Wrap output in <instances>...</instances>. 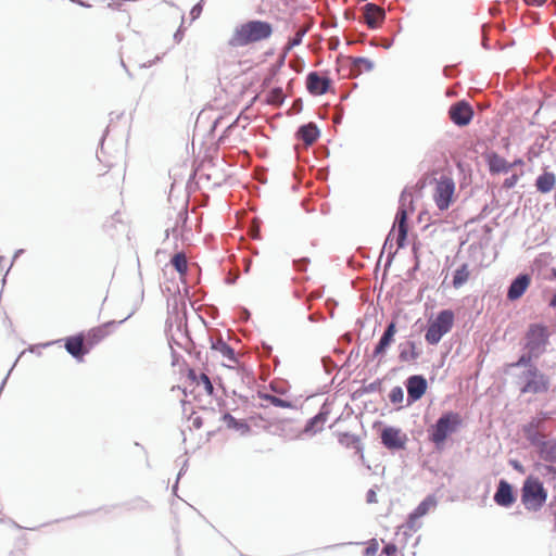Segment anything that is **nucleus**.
<instances>
[{"instance_id":"obj_22","label":"nucleus","mask_w":556,"mask_h":556,"mask_svg":"<svg viewBox=\"0 0 556 556\" xmlns=\"http://www.w3.org/2000/svg\"><path fill=\"white\" fill-rule=\"evenodd\" d=\"M486 163L492 175L507 174L514 167V164H510L496 152H491L486 155Z\"/></svg>"},{"instance_id":"obj_41","label":"nucleus","mask_w":556,"mask_h":556,"mask_svg":"<svg viewBox=\"0 0 556 556\" xmlns=\"http://www.w3.org/2000/svg\"><path fill=\"white\" fill-rule=\"evenodd\" d=\"M305 33L304 31H298L293 37L289 38L287 45H286V53H288L291 49L294 47L301 45L303 37Z\"/></svg>"},{"instance_id":"obj_12","label":"nucleus","mask_w":556,"mask_h":556,"mask_svg":"<svg viewBox=\"0 0 556 556\" xmlns=\"http://www.w3.org/2000/svg\"><path fill=\"white\" fill-rule=\"evenodd\" d=\"M134 313H135V311L130 312L124 319H122L119 321L110 320V321L103 323L102 325H100L98 327L91 328L85 336V339H86L85 343H86L87 348H89V352L91 351V349L94 345H97L104 338H106L113 331V329H115L118 325L123 324L128 318H130Z\"/></svg>"},{"instance_id":"obj_25","label":"nucleus","mask_w":556,"mask_h":556,"mask_svg":"<svg viewBox=\"0 0 556 556\" xmlns=\"http://www.w3.org/2000/svg\"><path fill=\"white\" fill-rule=\"evenodd\" d=\"M556 184V176L553 172L544 170L540 174L534 182L536 191L540 193H548L551 192Z\"/></svg>"},{"instance_id":"obj_4","label":"nucleus","mask_w":556,"mask_h":556,"mask_svg":"<svg viewBox=\"0 0 556 556\" xmlns=\"http://www.w3.org/2000/svg\"><path fill=\"white\" fill-rule=\"evenodd\" d=\"M517 378L521 383L519 389L521 394H543L549 391L551 378L540 368H533L532 371H521Z\"/></svg>"},{"instance_id":"obj_21","label":"nucleus","mask_w":556,"mask_h":556,"mask_svg":"<svg viewBox=\"0 0 556 556\" xmlns=\"http://www.w3.org/2000/svg\"><path fill=\"white\" fill-rule=\"evenodd\" d=\"M295 137L299 141L304 142L306 146H311L320 137V130L313 122L302 124L298 127Z\"/></svg>"},{"instance_id":"obj_31","label":"nucleus","mask_w":556,"mask_h":556,"mask_svg":"<svg viewBox=\"0 0 556 556\" xmlns=\"http://www.w3.org/2000/svg\"><path fill=\"white\" fill-rule=\"evenodd\" d=\"M470 271L467 263H463L453 273L452 285L455 289L463 287L469 279Z\"/></svg>"},{"instance_id":"obj_2","label":"nucleus","mask_w":556,"mask_h":556,"mask_svg":"<svg viewBox=\"0 0 556 556\" xmlns=\"http://www.w3.org/2000/svg\"><path fill=\"white\" fill-rule=\"evenodd\" d=\"M463 425L462 416L453 410H446L428 428V439L437 451H442L450 435Z\"/></svg>"},{"instance_id":"obj_33","label":"nucleus","mask_w":556,"mask_h":556,"mask_svg":"<svg viewBox=\"0 0 556 556\" xmlns=\"http://www.w3.org/2000/svg\"><path fill=\"white\" fill-rule=\"evenodd\" d=\"M169 263L179 275L184 276L188 273V263L184 251L175 253Z\"/></svg>"},{"instance_id":"obj_27","label":"nucleus","mask_w":556,"mask_h":556,"mask_svg":"<svg viewBox=\"0 0 556 556\" xmlns=\"http://www.w3.org/2000/svg\"><path fill=\"white\" fill-rule=\"evenodd\" d=\"M349 62V75H359L362 73V66L366 72L372 71L375 64L371 60L365 56H353L348 59Z\"/></svg>"},{"instance_id":"obj_11","label":"nucleus","mask_w":556,"mask_h":556,"mask_svg":"<svg viewBox=\"0 0 556 556\" xmlns=\"http://www.w3.org/2000/svg\"><path fill=\"white\" fill-rule=\"evenodd\" d=\"M407 391L406 407L422 399L428 389V381L421 374L410 375L404 381Z\"/></svg>"},{"instance_id":"obj_7","label":"nucleus","mask_w":556,"mask_h":556,"mask_svg":"<svg viewBox=\"0 0 556 556\" xmlns=\"http://www.w3.org/2000/svg\"><path fill=\"white\" fill-rule=\"evenodd\" d=\"M410 194H408L407 189L405 188L400 195L399 207L395 214V219L393 226H397V236H396V245L397 249H403L407 243V217L408 212L406 210L407 201H410Z\"/></svg>"},{"instance_id":"obj_58","label":"nucleus","mask_w":556,"mask_h":556,"mask_svg":"<svg viewBox=\"0 0 556 556\" xmlns=\"http://www.w3.org/2000/svg\"><path fill=\"white\" fill-rule=\"evenodd\" d=\"M443 74H444V76H446V77H453V76H455V74H456V68H455V66H454V65H446V66H444V68H443Z\"/></svg>"},{"instance_id":"obj_34","label":"nucleus","mask_w":556,"mask_h":556,"mask_svg":"<svg viewBox=\"0 0 556 556\" xmlns=\"http://www.w3.org/2000/svg\"><path fill=\"white\" fill-rule=\"evenodd\" d=\"M393 342V338L382 333L377 344L375 345L371 357L376 358L378 356H383Z\"/></svg>"},{"instance_id":"obj_54","label":"nucleus","mask_w":556,"mask_h":556,"mask_svg":"<svg viewBox=\"0 0 556 556\" xmlns=\"http://www.w3.org/2000/svg\"><path fill=\"white\" fill-rule=\"evenodd\" d=\"M358 357H359V346L351 350V352L348 355L345 365H349L350 363L355 362Z\"/></svg>"},{"instance_id":"obj_46","label":"nucleus","mask_w":556,"mask_h":556,"mask_svg":"<svg viewBox=\"0 0 556 556\" xmlns=\"http://www.w3.org/2000/svg\"><path fill=\"white\" fill-rule=\"evenodd\" d=\"M321 363L327 374H330L332 370L337 368V364L329 356L323 357Z\"/></svg>"},{"instance_id":"obj_60","label":"nucleus","mask_w":556,"mask_h":556,"mask_svg":"<svg viewBox=\"0 0 556 556\" xmlns=\"http://www.w3.org/2000/svg\"><path fill=\"white\" fill-rule=\"evenodd\" d=\"M482 29H483L482 47H483L485 50H490V49H491V46H490L489 39H488V38H486V36H485V25H483V26H482Z\"/></svg>"},{"instance_id":"obj_50","label":"nucleus","mask_w":556,"mask_h":556,"mask_svg":"<svg viewBox=\"0 0 556 556\" xmlns=\"http://www.w3.org/2000/svg\"><path fill=\"white\" fill-rule=\"evenodd\" d=\"M396 331H397L396 321L393 319L384 328L383 334L389 336L394 339Z\"/></svg>"},{"instance_id":"obj_32","label":"nucleus","mask_w":556,"mask_h":556,"mask_svg":"<svg viewBox=\"0 0 556 556\" xmlns=\"http://www.w3.org/2000/svg\"><path fill=\"white\" fill-rule=\"evenodd\" d=\"M257 396L261 400L269 402L271 405H274L276 407H281V408H294L295 407L291 401L281 399L279 396H276V395L267 393V392L258 391Z\"/></svg>"},{"instance_id":"obj_40","label":"nucleus","mask_w":556,"mask_h":556,"mask_svg":"<svg viewBox=\"0 0 556 556\" xmlns=\"http://www.w3.org/2000/svg\"><path fill=\"white\" fill-rule=\"evenodd\" d=\"M188 220V212H187V204L177 213V217H176V224L175 226L172 228V232L174 233V236H177V226L179 224H181L182 226L186 225Z\"/></svg>"},{"instance_id":"obj_55","label":"nucleus","mask_w":556,"mask_h":556,"mask_svg":"<svg viewBox=\"0 0 556 556\" xmlns=\"http://www.w3.org/2000/svg\"><path fill=\"white\" fill-rule=\"evenodd\" d=\"M489 212H490L489 205L485 204L482 207L481 212L475 218H472L471 222H480V220L484 219L488 216Z\"/></svg>"},{"instance_id":"obj_24","label":"nucleus","mask_w":556,"mask_h":556,"mask_svg":"<svg viewBox=\"0 0 556 556\" xmlns=\"http://www.w3.org/2000/svg\"><path fill=\"white\" fill-rule=\"evenodd\" d=\"M220 419L226 424L228 429L238 431L241 435H248L251 432V426L245 419H237L229 412L224 413Z\"/></svg>"},{"instance_id":"obj_63","label":"nucleus","mask_w":556,"mask_h":556,"mask_svg":"<svg viewBox=\"0 0 556 556\" xmlns=\"http://www.w3.org/2000/svg\"><path fill=\"white\" fill-rule=\"evenodd\" d=\"M250 312L245 307H240V317L243 320H248L250 318Z\"/></svg>"},{"instance_id":"obj_20","label":"nucleus","mask_w":556,"mask_h":556,"mask_svg":"<svg viewBox=\"0 0 556 556\" xmlns=\"http://www.w3.org/2000/svg\"><path fill=\"white\" fill-rule=\"evenodd\" d=\"M525 351L519 355L517 361L507 365L508 368H523L522 371H532L533 368H539L535 361L542 355L530 349H523Z\"/></svg>"},{"instance_id":"obj_9","label":"nucleus","mask_w":556,"mask_h":556,"mask_svg":"<svg viewBox=\"0 0 556 556\" xmlns=\"http://www.w3.org/2000/svg\"><path fill=\"white\" fill-rule=\"evenodd\" d=\"M454 191L455 182L451 177L442 175L440 179L437 180L433 199L440 211H445L450 207L453 201Z\"/></svg>"},{"instance_id":"obj_14","label":"nucleus","mask_w":556,"mask_h":556,"mask_svg":"<svg viewBox=\"0 0 556 556\" xmlns=\"http://www.w3.org/2000/svg\"><path fill=\"white\" fill-rule=\"evenodd\" d=\"M361 11L362 16L359 22L365 23L371 30L380 28L387 16L386 10L372 2H367Z\"/></svg>"},{"instance_id":"obj_48","label":"nucleus","mask_w":556,"mask_h":556,"mask_svg":"<svg viewBox=\"0 0 556 556\" xmlns=\"http://www.w3.org/2000/svg\"><path fill=\"white\" fill-rule=\"evenodd\" d=\"M518 180H519V175L513 174L504 180L503 188L511 189L517 185Z\"/></svg>"},{"instance_id":"obj_52","label":"nucleus","mask_w":556,"mask_h":556,"mask_svg":"<svg viewBox=\"0 0 556 556\" xmlns=\"http://www.w3.org/2000/svg\"><path fill=\"white\" fill-rule=\"evenodd\" d=\"M184 36H185V27H184V21H182L180 26L178 27V29L175 31V34L173 36L174 41L176 43H179L184 39Z\"/></svg>"},{"instance_id":"obj_16","label":"nucleus","mask_w":556,"mask_h":556,"mask_svg":"<svg viewBox=\"0 0 556 556\" xmlns=\"http://www.w3.org/2000/svg\"><path fill=\"white\" fill-rule=\"evenodd\" d=\"M64 348L66 352L77 362H83L85 356L89 354V348L85 343V333L78 332L64 339Z\"/></svg>"},{"instance_id":"obj_64","label":"nucleus","mask_w":556,"mask_h":556,"mask_svg":"<svg viewBox=\"0 0 556 556\" xmlns=\"http://www.w3.org/2000/svg\"><path fill=\"white\" fill-rule=\"evenodd\" d=\"M9 556H25V553L22 549H16V551H11L9 553Z\"/></svg>"},{"instance_id":"obj_47","label":"nucleus","mask_w":556,"mask_h":556,"mask_svg":"<svg viewBox=\"0 0 556 556\" xmlns=\"http://www.w3.org/2000/svg\"><path fill=\"white\" fill-rule=\"evenodd\" d=\"M396 553L397 546L392 542L386 543L384 546L382 547V554L386 556H395Z\"/></svg>"},{"instance_id":"obj_44","label":"nucleus","mask_w":556,"mask_h":556,"mask_svg":"<svg viewBox=\"0 0 556 556\" xmlns=\"http://www.w3.org/2000/svg\"><path fill=\"white\" fill-rule=\"evenodd\" d=\"M204 0H200L198 3H195L191 10H190V16L191 20L194 21L198 17H200L202 11H203Z\"/></svg>"},{"instance_id":"obj_36","label":"nucleus","mask_w":556,"mask_h":556,"mask_svg":"<svg viewBox=\"0 0 556 556\" xmlns=\"http://www.w3.org/2000/svg\"><path fill=\"white\" fill-rule=\"evenodd\" d=\"M389 400L392 404L400 405L397 409H401L403 407L401 404L404 401L403 388L400 386L393 387L389 393Z\"/></svg>"},{"instance_id":"obj_15","label":"nucleus","mask_w":556,"mask_h":556,"mask_svg":"<svg viewBox=\"0 0 556 556\" xmlns=\"http://www.w3.org/2000/svg\"><path fill=\"white\" fill-rule=\"evenodd\" d=\"M493 501L501 507L508 508L513 506L517 501V492L513 484L504 478L500 479Z\"/></svg>"},{"instance_id":"obj_3","label":"nucleus","mask_w":556,"mask_h":556,"mask_svg":"<svg viewBox=\"0 0 556 556\" xmlns=\"http://www.w3.org/2000/svg\"><path fill=\"white\" fill-rule=\"evenodd\" d=\"M548 492L540 478L528 476L520 490L521 504L528 511L536 513L542 509L547 501Z\"/></svg>"},{"instance_id":"obj_18","label":"nucleus","mask_w":556,"mask_h":556,"mask_svg":"<svg viewBox=\"0 0 556 556\" xmlns=\"http://www.w3.org/2000/svg\"><path fill=\"white\" fill-rule=\"evenodd\" d=\"M332 85L329 77H323L318 72H309L306 75V89L312 96H323L327 93Z\"/></svg>"},{"instance_id":"obj_38","label":"nucleus","mask_w":556,"mask_h":556,"mask_svg":"<svg viewBox=\"0 0 556 556\" xmlns=\"http://www.w3.org/2000/svg\"><path fill=\"white\" fill-rule=\"evenodd\" d=\"M128 509H137L143 511L151 509V505L147 500L138 497L129 503Z\"/></svg>"},{"instance_id":"obj_29","label":"nucleus","mask_w":556,"mask_h":556,"mask_svg":"<svg viewBox=\"0 0 556 556\" xmlns=\"http://www.w3.org/2000/svg\"><path fill=\"white\" fill-rule=\"evenodd\" d=\"M538 454L545 463L556 464V438L552 440H544L538 448Z\"/></svg>"},{"instance_id":"obj_13","label":"nucleus","mask_w":556,"mask_h":556,"mask_svg":"<svg viewBox=\"0 0 556 556\" xmlns=\"http://www.w3.org/2000/svg\"><path fill=\"white\" fill-rule=\"evenodd\" d=\"M475 115L471 104L466 100L453 103L448 109V117L452 123L458 127H465L470 124Z\"/></svg>"},{"instance_id":"obj_57","label":"nucleus","mask_w":556,"mask_h":556,"mask_svg":"<svg viewBox=\"0 0 556 556\" xmlns=\"http://www.w3.org/2000/svg\"><path fill=\"white\" fill-rule=\"evenodd\" d=\"M366 502L369 504L377 503V493L372 488L366 493Z\"/></svg>"},{"instance_id":"obj_56","label":"nucleus","mask_w":556,"mask_h":556,"mask_svg":"<svg viewBox=\"0 0 556 556\" xmlns=\"http://www.w3.org/2000/svg\"><path fill=\"white\" fill-rule=\"evenodd\" d=\"M187 378L194 383H200L199 375L197 374L195 369L189 368L187 372Z\"/></svg>"},{"instance_id":"obj_45","label":"nucleus","mask_w":556,"mask_h":556,"mask_svg":"<svg viewBox=\"0 0 556 556\" xmlns=\"http://www.w3.org/2000/svg\"><path fill=\"white\" fill-rule=\"evenodd\" d=\"M379 545L376 539H372L368 546L364 549V556H375L378 552Z\"/></svg>"},{"instance_id":"obj_61","label":"nucleus","mask_w":556,"mask_h":556,"mask_svg":"<svg viewBox=\"0 0 556 556\" xmlns=\"http://www.w3.org/2000/svg\"><path fill=\"white\" fill-rule=\"evenodd\" d=\"M192 426H193L195 429H200V428L203 426V419H202V417L197 416L195 418H193V420H192Z\"/></svg>"},{"instance_id":"obj_28","label":"nucleus","mask_w":556,"mask_h":556,"mask_svg":"<svg viewBox=\"0 0 556 556\" xmlns=\"http://www.w3.org/2000/svg\"><path fill=\"white\" fill-rule=\"evenodd\" d=\"M339 443L346 448H354L361 457H364V447L359 437L350 432H341L338 437Z\"/></svg>"},{"instance_id":"obj_17","label":"nucleus","mask_w":556,"mask_h":556,"mask_svg":"<svg viewBox=\"0 0 556 556\" xmlns=\"http://www.w3.org/2000/svg\"><path fill=\"white\" fill-rule=\"evenodd\" d=\"M531 285V276L528 273H520L511 279L507 287L506 298L510 302L519 300Z\"/></svg>"},{"instance_id":"obj_8","label":"nucleus","mask_w":556,"mask_h":556,"mask_svg":"<svg viewBox=\"0 0 556 556\" xmlns=\"http://www.w3.org/2000/svg\"><path fill=\"white\" fill-rule=\"evenodd\" d=\"M381 444L391 452H399L406 448L407 434L395 426H384L380 431Z\"/></svg>"},{"instance_id":"obj_10","label":"nucleus","mask_w":556,"mask_h":556,"mask_svg":"<svg viewBox=\"0 0 556 556\" xmlns=\"http://www.w3.org/2000/svg\"><path fill=\"white\" fill-rule=\"evenodd\" d=\"M549 418L547 412H541L538 417L532 418L529 422L522 426V433L527 441L534 447H539L544 444V438L541 434V430L545 427V420Z\"/></svg>"},{"instance_id":"obj_43","label":"nucleus","mask_w":556,"mask_h":556,"mask_svg":"<svg viewBox=\"0 0 556 556\" xmlns=\"http://www.w3.org/2000/svg\"><path fill=\"white\" fill-rule=\"evenodd\" d=\"M270 389L277 394H286L289 391V386L286 382H270Z\"/></svg>"},{"instance_id":"obj_30","label":"nucleus","mask_w":556,"mask_h":556,"mask_svg":"<svg viewBox=\"0 0 556 556\" xmlns=\"http://www.w3.org/2000/svg\"><path fill=\"white\" fill-rule=\"evenodd\" d=\"M438 505V500L434 494L427 495L416 508L412 511L420 519L426 516L431 508H434Z\"/></svg>"},{"instance_id":"obj_35","label":"nucleus","mask_w":556,"mask_h":556,"mask_svg":"<svg viewBox=\"0 0 556 556\" xmlns=\"http://www.w3.org/2000/svg\"><path fill=\"white\" fill-rule=\"evenodd\" d=\"M418 517L410 511L405 520V522L400 527V529H404L403 534L405 536H409L410 532H416L418 529H420L421 523L418 522Z\"/></svg>"},{"instance_id":"obj_53","label":"nucleus","mask_w":556,"mask_h":556,"mask_svg":"<svg viewBox=\"0 0 556 556\" xmlns=\"http://www.w3.org/2000/svg\"><path fill=\"white\" fill-rule=\"evenodd\" d=\"M24 252H25V250H24V249H18V250H16V251L14 252L13 257H12V262H11V264H10L9 268L7 269V273H5V275H4L3 279H2V283H3V285H4V283H5V281H7V275H8L9 270H10V268L12 267L13 263H14V262H15V261H16V260H17V258H18V257H20Z\"/></svg>"},{"instance_id":"obj_51","label":"nucleus","mask_w":556,"mask_h":556,"mask_svg":"<svg viewBox=\"0 0 556 556\" xmlns=\"http://www.w3.org/2000/svg\"><path fill=\"white\" fill-rule=\"evenodd\" d=\"M508 464L513 467L514 470H516L517 472L519 473H525L526 472V468L525 466L518 460V459H509L508 460Z\"/></svg>"},{"instance_id":"obj_42","label":"nucleus","mask_w":556,"mask_h":556,"mask_svg":"<svg viewBox=\"0 0 556 556\" xmlns=\"http://www.w3.org/2000/svg\"><path fill=\"white\" fill-rule=\"evenodd\" d=\"M381 389V379H376L369 384L362 387V393H374Z\"/></svg>"},{"instance_id":"obj_26","label":"nucleus","mask_w":556,"mask_h":556,"mask_svg":"<svg viewBox=\"0 0 556 556\" xmlns=\"http://www.w3.org/2000/svg\"><path fill=\"white\" fill-rule=\"evenodd\" d=\"M211 341V349L213 351L219 352L225 358H227L229 362L238 363V356L223 338L219 339H210Z\"/></svg>"},{"instance_id":"obj_6","label":"nucleus","mask_w":556,"mask_h":556,"mask_svg":"<svg viewBox=\"0 0 556 556\" xmlns=\"http://www.w3.org/2000/svg\"><path fill=\"white\" fill-rule=\"evenodd\" d=\"M549 331L548 328L542 323L531 324L528 327L525 339L526 343L523 349H530L540 355H543L546 351V346L549 343Z\"/></svg>"},{"instance_id":"obj_62","label":"nucleus","mask_w":556,"mask_h":556,"mask_svg":"<svg viewBox=\"0 0 556 556\" xmlns=\"http://www.w3.org/2000/svg\"><path fill=\"white\" fill-rule=\"evenodd\" d=\"M393 232H394V226L391 228L390 232L388 233V236L386 238V241L383 243V250L387 248V245L392 247L391 237H392Z\"/></svg>"},{"instance_id":"obj_1","label":"nucleus","mask_w":556,"mask_h":556,"mask_svg":"<svg viewBox=\"0 0 556 556\" xmlns=\"http://www.w3.org/2000/svg\"><path fill=\"white\" fill-rule=\"evenodd\" d=\"M273 34V25L267 21L250 20L238 25L228 45L230 47H247L251 43L258 42L269 38Z\"/></svg>"},{"instance_id":"obj_5","label":"nucleus","mask_w":556,"mask_h":556,"mask_svg":"<svg viewBox=\"0 0 556 556\" xmlns=\"http://www.w3.org/2000/svg\"><path fill=\"white\" fill-rule=\"evenodd\" d=\"M455 320L452 309H442L438 313L435 319L429 323L425 333V340L430 345L438 344L444 334L451 331Z\"/></svg>"},{"instance_id":"obj_39","label":"nucleus","mask_w":556,"mask_h":556,"mask_svg":"<svg viewBox=\"0 0 556 556\" xmlns=\"http://www.w3.org/2000/svg\"><path fill=\"white\" fill-rule=\"evenodd\" d=\"M199 379H200V383L203 384L206 394L210 396H213L215 394V389H214V386H213L210 377L206 374L201 372L199 375Z\"/></svg>"},{"instance_id":"obj_19","label":"nucleus","mask_w":556,"mask_h":556,"mask_svg":"<svg viewBox=\"0 0 556 556\" xmlns=\"http://www.w3.org/2000/svg\"><path fill=\"white\" fill-rule=\"evenodd\" d=\"M330 408L327 403H324L318 413L306 420L303 433L316 434L324 429V425L328 419Z\"/></svg>"},{"instance_id":"obj_37","label":"nucleus","mask_w":556,"mask_h":556,"mask_svg":"<svg viewBox=\"0 0 556 556\" xmlns=\"http://www.w3.org/2000/svg\"><path fill=\"white\" fill-rule=\"evenodd\" d=\"M535 470L541 473L542 476H553L555 477L556 476V467L548 463V464H543V463H536L535 464Z\"/></svg>"},{"instance_id":"obj_49","label":"nucleus","mask_w":556,"mask_h":556,"mask_svg":"<svg viewBox=\"0 0 556 556\" xmlns=\"http://www.w3.org/2000/svg\"><path fill=\"white\" fill-rule=\"evenodd\" d=\"M308 263H309V260L307 257H302V258L293 261L294 268L298 271H305Z\"/></svg>"},{"instance_id":"obj_59","label":"nucleus","mask_w":556,"mask_h":556,"mask_svg":"<svg viewBox=\"0 0 556 556\" xmlns=\"http://www.w3.org/2000/svg\"><path fill=\"white\" fill-rule=\"evenodd\" d=\"M307 319H308L311 323H317V321L323 320V319H324V316H323V314H316V313H314V314H309V315L307 316Z\"/></svg>"},{"instance_id":"obj_23","label":"nucleus","mask_w":556,"mask_h":556,"mask_svg":"<svg viewBox=\"0 0 556 556\" xmlns=\"http://www.w3.org/2000/svg\"><path fill=\"white\" fill-rule=\"evenodd\" d=\"M399 361L402 363L415 362L419 358L421 351L417 349L415 341L406 340L397 345Z\"/></svg>"}]
</instances>
